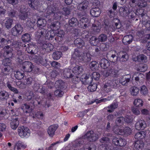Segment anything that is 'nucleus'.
Here are the masks:
<instances>
[{
    "instance_id": "obj_1",
    "label": "nucleus",
    "mask_w": 150,
    "mask_h": 150,
    "mask_svg": "<svg viewBox=\"0 0 150 150\" xmlns=\"http://www.w3.org/2000/svg\"><path fill=\"white\" fill-rule=\"evenodd\" d=\"M83 138L88 141L92 142L96 141L99 138L98 134L92 130L88 131L84 135Z\"/></svg>"
},
{
    "instance_id": "obj_2",
    "label": "nucleus",
    "mask_w": 150,
    "mask_h": 150,
    "mask_svg": "<svg viewBox=\"0 0 150 150\" xmlns=\"http://www.w3.org/2000/svg\"><path fill=\"white\" fill-rule=\"evenodd\" d=\"M29 129L27 127L24 126L19 127L18 132L19 136L21 138L27 137L30 135Z\"/></svg>"
},
{
    "instance_id": "obj_3",
    "label": "nucleus",
    "mask_w": 150,
    "mask_h": 150,
    "mask_svg": "<svg viewBox=\"0 0 150 150\" xmlns=\"http://www.w3.org/2000/svg\"><path fill=\"white\" fill-rule=\"evenodd\" d=\"M23 30V28L21 25L20 24H17L12 28L11 32L13 35L14 36H17L21 34Z\"/></svg>"
},
{
    "instance_id": "obj_4",
    "label": "nucleus",
    "mask_w": 150,
    "mask_h": 150,
    "mask_svg": "<svg viewBox=\"0 0 150 150\" xmlns=\"http://www.w3.org/2000/svg\"><path fill=\"white\" fill-rule=\"evenodd\" d=\"M4 56L7 59L11 58L13 55V49L11 47L8 45L6 46L4 48Z\"/></svg>"
},
{
    "instance_id": "obj_5",
    "label": "nucleus",
    "mask_w": 150,
    "mask_h": 150,
    "mask_svg": "<svg viewBox=\"0 0 150 150\" xmlns=\"http://www.w3.org/2000/svg\"><path fill=\"white\" fill-rule=\"evenodd\" d=\"M89 5L88 1L86 0H85L78 5L77 8L79 11H86L89 8Z\"/></svg>"
},
{
    "instance_id": "obj_6",
    "label": "nucleus",
    "mask_w": 150,
    "mask_h": 150,
    "mask_svg": "<svg viewBox=\"0 0 150 150\" xmlns=\"http://www.w3.org/2000/svg\"><path fill=\"white\" fill-rule=\"evenodd\" d=\"M80 79H81L82 83L84 85L91 83L92 81V77L91 76L85 74L82 75Z\"/></svg>"
},
{
    "instance_id": "obj_7",
    "label": "nucleus",
    "mask_w": 150,
    "mask_h": 150,
    "mask_svg": "<svg viewBox=\"0 0 150 150\" xmlns=\"http://www.w3.org/2000/svg\"><path fill=\"white\" fill-rule=\"evenodd\" d=\"M113 143L116 146H123L126 144L125 139L121 138H114L112 140Z\"/></svg>"
},
{
    "instance_id": "obj_8",
    "label": "nucleus",
    "mask_w": 150,
    "mask_h": 150,
    "mask_svg": "<svg viewBox=\"0 0 150 150\" xmlns=\"http://www.w3.org/2000/svg\"><path fill=\"white\" fill-rule=\"evenodd\" d=\"M131 76L129 74L124 75L120 78L119 81L122 85L127 86L130 80Z\"/></svg>"
},
{
    "instance_id": "obj_9",
    "label": "nucleus",
    "mask_w": 150,
    "mask_h": 150,
    "mask_svg": "<svg viewBox=\"0 0 150 150\" xmlns=\"http://www.w3.org/2000/svg\"><path fill=\"white\" fill-rule=\"evenodd\" d=\"M118 71L115 70L113 67H110L107 71H105L103 73V76L105 77H107L109 75H112L114 77H116Z\"/></svg>"
},
{
    "instance_id": "obj_10",
    "label": "nucleus",
    "mask_w": 150,
    "mask_h": 150,
    "mask_svg": "<svg viewBox=\"0 0 150 150\" xmlns=\"http://www.w3.org/2000/svg\"><path fill=\"white\" fill-rule=\"evenodd\" d=\"M146 124L143 120H139L135 124V128L138 130H143L146 127Z\"/></svg>"
},
{
    "instance_id": "obj_11",
    "label": "nucleus",
    "mask_w": 150,
    "mask_h": 150,
    "mask_svg": "<svg viewBox=\"0 0 150 150\" xmlns=\"http://www.w3.org/2000/svg\"><path fill=\"white\" fill-rule=\"evenodd\" d=\"M28 4L33 10L38 9L40 6L39 2L38 0H29L28 1Z\"/></svg>"
},
{
    "instance_id": "obj_12",
    "label": "nucleus",
    "mask_w": 150,
    "mask_h": 150,
    "mask_svg": "<svg viewBox=\"0 0 150 150\" xmlns=\"http://www.w3.org/2000/svg\"><path fill=\"white\" fill-rule=\"evenodd\" d=\"M31 62L25 61L23 63L22 67L23 70L26 72H30L32 70V66Z\"/></svg>"
},
{
    "instance_id": "obj_13",
    "label": "nucleus",
    "mask_w": 150,
    "mask_h": 150,
    "mask_svg": "<svg viewBox=\"0 0 150 150\" xmlns=\"http://www.w3.org/2000/svg\"><path fill=\"white\" fill-rule=\"evenodd\" d=\"M99 64L101 68L105 69L110 66V63L106 59L102 58L99 61Z\"/></svg>"
},
{
    "instance_id": "obj_14",
    "label": "nucleus",
    "mask_w": 150,
    "mask_h": 150,
    "mask_svg": "<svg viewBox=\"0 0 150 150\" xmlns=\"http://www.w3.org/2000/svg\"><path fill=\"white\" fill-rule=\"evenodd\" d=\"M133 37L132 35H129L125 36L122 39V42L125 45H127L130 44L132 41Z\"/></svg>"
},
{
    "instance_id": "obj_15",
    "label": "nucleus",
    "mask_w": 150,
    "mask_h": 150,
    "mask_svg": "<svg viewBox=\"0 0 150 150\" xmlns=\"http://www.w3.org/2000/svg\"><path fill=\"white\" fill-rule=\"evenodd\" d=\"M46 30L44 28H39L38 31L36 33V38L38 40L43 37L46 33Z\"/></svg>"
},
{
    "instance_id": "obj_16",
    "label": "nucleus",
    "mask_w": 150,
    "mask_h": 150,
    "mask_svg": "<svg viewBox=\"0 0 150 150\" xmlns=\"http://www.w3.org/2000/svg\"><path fill=\"white\" fill-rule=\"evenodd\" d=\"M58 127L57 125H52L50 126L47 129V132L50 137H52L55 134V132Z\"/></svg>"
},
{
    "instance_id": "obj_17",
    "label": "nucleus",
    "mask_w": 150,
    "mask_h": 150,
    "mask_svg": "<svg viewBox=\"0 0 150 150\" xmlns=\"http://www.w3.org/2000/svg\"><path fill=\"white\" fill-rule=\"evenodd\" d=\"M100 10L98 7L92 8L90 10V13L93 17H97L100 13Z\"/></svg>"
},
{
    "instance_id": "obj_18",
    "label": "nucleus",
    "mask_w": 150,
    "mask_h": 150,
    "mask_svg": "<svg viewBox=\"0 0 150 150\" xmlns=\"http://www.w3.org/2000/svg\"><path fill=\"white\" fill-rule=\"evenodd\" d=\"M19 124V121L17 117H13V118L10 122L11 127L13 129H16Z\"/></svg>"
},
{
    "instance_id": "obj_19",
    "label": "nucleus",
    "mask_w": 150,
    "mask_h": 150,
    "mask_svg": "<svg viewBox=\"0 0 150 150\" xmlns=\"http://www.w3.org/2000/svg\"><path fill=\"white\" fill-rule=\"evenodd\" d=\"M63 75L64 77L67 78H71L74 76L72 71L69 69H66L64 70Z\"/></svg>"
},
{
    "instance_id": "obj_20",
    "label": "nucleus",
    "mask_w": 150,
    "mask_h": 150,
    "mask_svg": "<svg viewBox=\"0 0 150 150\" xmlns=\"http://www.w3.org/2000/svg\"><path fill=\"white\" fill-rule=\"evenodd\" d=\"M119 12L121 16L122 17H126L130 13V12L127 7H121L119 10Z\"/></svg>"
},
{
    "instance_id": "obj_21",
    "label": "nucleus",
    "mask_w": 150,
    "mask_h": 150,
    "mask_svg": "<svg viewBox=\"0 0 150 150\" xmlns=\"http://www.w3.org/2000/svg\"><path fill=\"white\" fill-rule=\"evenodd\" d=\"M72 71L73 74L79 75L82 73L83 69L81 66L77 65L73 68Z\"/></svg>"
},
{
    "instance_id": "obj_22",
    "label": "nucleus",
    "mask_w": 150,
    "mask_h": 150,
    "mask_svg": "<svg viewBox=\"0 0 150 150\" xmlns=\"http://www.w3.org/2000/svg\"><path fill=\"white\" fill-rule=\"evenodd\" d=\"M55 86L56 88L63 89L66 87V85L63 81L62 80H58L55 82Z\"/></svg>"
},
{
    "instance_id": "obj_23",
    "label": "nucleus",
    "mask_w": 150,
    "mask_h": 150,
    "mask_svg": "<svg viewBox=\"0 0 150 150\" xmlns=\"http://www.w3.org/2000/svg\"><path fill=\"white\" fill-rule=\"evenodd\" d=\"M78 24L79 21L76 18H72L69 21V24L70 27H74L78 25Z\"/></svg>"
},
{
    "instance_id": "obj_24",
    "label": "nucleus",
    "mask_w": 150,
    "mask_h": 150,
    "mask_svg": "<svg viewBox=\"0 0 150 150\" xmlns=\"http://www.w3.org/2000/svg\"><path fill=\"white\" fill-rule=\"evenodd\" d=\"M46 24V20L44 19L39 18L37 22V26L39 28H43Z\"/></svg>"
},
{
    "instance_id": "obj_25",
    "label": "nucleus",
    "mask_w": 150,
    "mask_h": 150,
    "mask_svg": "<svg viewBox=\"0 0 150 150\" xmlns=\"http://www.w3.org/2000/svg\"><path fill=\"white\" fill-rule=\"evenodd\" d=\"M9 94L5 91H1L0 92V99L3 100H6L9 98Z\"/></svg>"
},
{
    "instance_id": "obj_26",
    "label": "nucleus",
    "mask_w": 150,
    "mask_h": 150,
    "mask_svg": "<svg viewBox=\"0 0 150 150\" xmlns=\"http://www.w3.org/2000/svg\"><path fill=\"white\" fill-rule=\"evenodd\" d=\"M119 56L120 57V60L122 62H125L127 60L128 56L126 52L121 51L119 53Z\"/></svg>"
},
{
    "instance_id": "obj_27",
    "label": "nucleus",
    "mask_w": 150,
    "mask_h": 150,
    "mask_svg": "<svg viewBox=\"0 0 150 150\" xmlns=\"http://www.w3.org/2000/svg\"><path fill=\"white\" fill-rule=\"evenodd\" d=\"M42 48L45 49L46 52H49L52 50L53 48V46L51 43H47L43 45Z\"/></svg>"
},
{
    "instance_id": "obj_28",
    "label": "nucleus",
    "mask_w": 150,
    "mask_h": 150,
    "mask_svg": "<svg viewBox=\"0 0 150 150\" xmlns=\"http://www.w3.org/2000/svg\"><path fill=\"white\" fill-rule=\"evenodd\" d=\"M75 45L78 47H81L84 45L83 40L80 38L76 39L74 41Z\"/></svg>"
},
{
    "instance_id": "obj_29",
    "label": "nucleus",
    "mask_w": 150,
    "mask_h": 150,
    "mask_svg": "<svg viewBox=\"0 0 150 150\" xmlns=\"http://www.w3.org/2000/svg\"><path fill=\"white\" fill-rule=\"evenodd\" d=\"M23 72H21L20 71H14V73L16 78L19 80L22 79L24 76V73Z\"/></svg>"
},
{
    "instance_id": "obj_30",
    "label": "nucleus",
    "mask_w": 150,
    "mask_h": 150,
    "mask_svg": "<svg viewBox=\"0 0 150 150\" xmlns=\"http://www.w3.org/2000/svg\"><path fill=\"white\" fill-rule=\"evenodd\" d=\"M10 43L11 41L9 40L2 38L0 40V46L3 47L6 45H8Z\"/></svg>"
},
{
    "instance_id": "obj_31",
    "label": "nucleus",
    "mask_w": 150,
    "mask_h": 150,
    "mask_svg": "<svg viewBox=\"0 0 150 150\" xmlns=\"http://www.w3.org/2000/svg\"><path fill=\"white\" fill-rule=\"evenodd\" d=\"M139 89L135 87H132L130 89L131 94L133 96H137L139 92Z\"/></svg>"
},
{
    "instance_id": "obj_32",
    "label": "nucleus",
    "mask_w": 150,
    "mask_h": 150,
    "mask_svg": "<svg viewBox=\"0 0 150 150\" xmlns=\"http://www.w3.org/2000/svg\"><path fill=\"white\" fill-rule=\"evenodd\" d=\"M145 136V134L144 132H138L135 134L134 138L135 139L140 140L144 138Z\"/></svg>"
},
{
    "instance_id": "obj_33",
    "label": "nucleus",
    "mask_w": 150,
    "mask_h": 150,
    "mask_svg": "<svg viewBox=\"0 0 150 150\" xmlns=\"http://www.w3.org/2000/svg\"><path fill=\"white\" fill-rule=\"evenodd\" d=\"M144 145L143 142L140 140L136 141L134 144L135 147L138 149L142 148L143 147Z\"/></svg>"
},
{
    "instance_id": "obj_34",
    "label": "nucleus",
    "mask_w": 150,
    "mask_h": 150,
    "mask_svg": "<svg viewBox=\"0 0 150 150\" xmlns=\"http://www.w3.org/2000/svg\"><path fill=\"white\" fill-rule=\"evenodd\" d=\"M60 25V23L59 22L55 21L52 23L50 28L52 30H56L59 28Z\"/></svg>"
},
{
    "instance_id": "obj_35",
    "label": "nucleus",
    "mask_w": 150,
    "mask_h": 150,
    "mask_svg": "<svg viewBox=\"0 0 150 150\" xmlns=\"http://www.w3.org/2000/svg\"><path fill=\"white\" fill-rule=\"evenodd\" d=\"M62 53L59 51H57L53 52L52 54L53 59L56 60L59 59L62 56Z\"/></svg>"
},
{
    "instance_id": "obj_36",
    "label": "nucleus",
    "mask_w": 150,
    "mask_h": 150,
    "mask_svg": "<svg viewBox=\"0 0 150 150\" xmlns=\"http://www.w3.org/2000/svg\"><path fill=\"white\" fill-rule=\"evenodd\" d=\"M21 39L24 42H28L30 40L31 36L29 34L25 33L22 36Z\"/></svg>"
},
{
    "instance_id": "obj_37",
    "label": "nucleus",
    "mask_w": 150,
    "mask_h": 150,
    "mask_svg": "<svg viewBox=\"0 0 150 150\" xmlns=\"http://www.w3.org/2000/svg\"><path fill=\"white\" fill-rule=\"evenodd\" d=\"M20 13L19 15L20 19L23 20H25L28 17V15L25 10L23 11L20 10Z\"/></svg>"
},
{
    "instance_id": "obj_38",
    "label": "nucleus",
    "mask_w": 150,
    "mask_h": 150,
    "mask_svg": "<svg viewBox=\"0 0 150 150\" xmlns=\"http://www.w3.org/2000/svg\"><path fill=\"white\" fill-rule=\"evenodd\" d=\"M98 38L95 36H92L90 38L89 40V42L90 43L91 45L93 46H96L98 43Z\"/></svg>"
},
{
    "instance_id": "obj_39",
    "label": "nucleus",
    "mask_w": 150,
    "mask_h": 150,
    "mask_svg": "<svg viewBox=\"0 0 150 150\" xmlns=\"http://www.w3.org/2000/svg\"><path fill=\"white\" fill-rule=\"evenodd\" d=\"M25 146L22 143L18 142L16 143L14 147V150H22L24 149Z\"/></svg>"
},
{
    "instance_id": "obj_40",
    "label": "nucleus",
    "mask_w": 150,
    "mask_h": 150,
    "mask_svg": "<svg viewBox=\"0 0 150 150\" xmlns=\"http://www.w3.org/2000/svg\"><path fill=\"white\" fill-rule=\"evenodd\" d=\"M81 59L84 62H87L91 60L90 55L89 54L84 53L82 55Z\"/></svg>"
},
{
    "instance_id": "obj_41",
    "label": "nucleus",
    "mask_w": 150,
    "mask_h": 150,
    "mask_svg": "<svg viewBox=\"0 0 150 150\" xmlns=\"http://www.w3.org/2000/svg\"><path fill=\"white\" fill-rule=\"evenodd\" d=\"M6 86L11 91L13 92L16 93H18V90L16 88L12 87V85L10 84L9 82H7L6 83Z\"/></svg>"
},
{
    "instance_id": "obj_42",
    "label": "nucleus",
    "mask_w": 150,
    "mask_h": 150,
    "mask_svg": "<svg viewBox=\"0 0 150 150\" xmlns=\"http://www.w3.org/2000/svg\"><path fill=\"white\" fill-rule=\"evenodd\" d=\"M134 104L136 106L141 107L143 105V102L141 99H135L134 101Z\"/></svg>"
},
{
    "instance_id": "obj_43",
    "label": "nucleus",
    "mask_w": 150,
    "mask_h": 150,
    "mask_svg": "<svg viewBox=\"0 0 150 150\" xmlns=\"http://www.w3.org/2000/svg\"><path fill=\"white\" fill-rule=\"evenodd\" d=\"M97 84L96 83H94L91 84L88 87V89L89 91L93 92L95 91L97 88Z\"/></svg>"
},
{
    "instance_id": "obj_44",
    "label": "nucleus",
    "mask_w": 150,
    "mask_h": 150,
    "mask_svg": "<svg viewBox=\"0 0 150 150\" xmlns=\"http://www.w3.org/2000/svg\"><path fill=\"white\" fill-rule=\"evenodd\" d=\"M144 41L147 43L146 44V48L150 51V37L149 35H146L144 39Z\"/></svg>"
},
{
    "instance_id": "obj_45",
    "label": "nucleus",
    "mask_w": 150,
    "mask_h": 150,
    "mask_svg": "<svg viewBox=\"0 0 150 150\" xmlns=\"http://www.w3.org/2000/svg\"><path fill=\"white\" fill-rule=\"evenodd\" d=\"M143 76V75L140 72L135 73L133 75V78H134L135 81H139L140 78Z\"/></svg>"
},
{
    "instance_id": "obj_46",
    "label": "nucleus",
    "mask_w": 150,
    "mask_h": 150,
    "mask_svg": "<svg viewBox=\"0 0 150 150\" xmlns=\"http://www.w3.org/2000/svg\"><path fill=\"white\" fill-rule=\"evenodd\" d=\"M113 21L114 23L113 25L115 28L119 29L120 28V24L119 19L117 18L114 19H113Z\"/></svg>"
},
{
    "instance_id": "obj_47",
    "label": "nucleus",
    "mask_w": 150,
    "mask_h": 150,
    "mask_svg": "<svg viewBox=\"0 0 150 150\" xmlns=\"http://www.w3.org/2000/svg\"><path fill=\"white\" fill-rule=\"evenodd\" d=\"M107 36L105 34H101L98 38L99 42H103L106 41L107 39Z\"/></svg>"
},
{
    "instance_id": "obj_48",
    "label": "nucleus",
    "mask_w": 150,
    "mask_h": 150,
    "mask_svg": "<svg viewBox=\"0 0 150 150\" xmlns=\"http://www.w3.org/2000/svg\"><path fill=\"white\" fill-rule=\"evenodd\" d=\"M60 141H57L56 142L53 143L50 146L48 147H46L45 150H55V146L59 143H61Z\"/></svg>"
},
{
    "instance_id": "obj_49",
    "label": "nucleus",
    "mask_w": 150,
    "mask_h": 150,
    "mask_svg": "<svg viewBox=\"0 0 150 150\" xmlns=\"http://www.w3.org/2000/svg\"><path fill=\"white\" fill-rule=\"evenodd\" d=\"M111 84L110 81L105 83L104 86V90L107 92L110 91L111 90Z\"/></svg>"
},
{
    "instance_id": "obj_50",
    "label": "nucleus",
    "mask_w": 150,
    "mask_h": 150,
    "mask_svg": "<svg viewBox=\"0 0 150 150\" xmlns=\"http://www.w3.org/2000/svg\"><path fill=\"white\" fill-rule=\"evenodd\" d=\"M140 92L144 96H146L147 94L148 90L146 86L144 85L141 87Z\"/></svg>"
},
{
    "instance_id": "obj_51",
    "label": "nucleus",
    "mask_w": 150,
    "mask_h": 150,
    "mask_svg": "<svg viewBox=\"0 0 150 150\" xmlns=\"http://www.w3.org/2000/svg\"><path fill=\"white\" fill-rule=\"evenodd\" d=\"M13 22V21L12 19H7L5 22V25L6 27L8 29L10 28L11 27Z\"/></svg>"
},
{
    "instance_id": "obj_52",
    "label": "nucleus",
    "mask_w": 150,
    "mask_h": 150,
    "mask_svg": "<svg viewBox=\"0 0 150 150\" xmlns=\"http://www.w3.org/2000/svg\"><path fill=\"white\" fill-rule=\"evenodd\" d=\"M125 118L122 117H117L116 120L115 122L117 125H120L123 123Z\"/></svg>"
},
{
    "instance_id": "obj_53",
    "label": "nucleus",
    "mask_w": 150,
    "mask_h": 150,
    "mask_svg": "<svg viewBox=\"0 0 150 150\" xmlns=\"http://www.w3.org/2000/svg\"><path fill=\"white\" fill-rule=\"evenodd\" d=\"M147 1H140L137 4V6L140 8L145 7L147 5Z\"/></svg>"
},
{
    "instance_id": "obj_54",
    "label": "nucleus",
    "mask_w": 150,
    "mask_h": 150,
    "mask_svg": "<svg viewBox=\"0 0 150 150\" xmlns=\"http://www.w3.org/2000/svg\"><path fill=\"white\" fill-rule=\"evenodd\" d=\"M17 86L21 89H24L26 87V85L24 83L21 82L20 81L17 82L16 83Z\"/></svg>"
},
{
    "instance_id": "obj_55",
    "label": "nucleus",
    "mask_w": 150,
    "mask_h": 150,
    "mask_svg": "<svg viewBox=\"0 0 150 150\" xmlns=\"http://www.w3.org/2000/svg\"><path fill=\"white\" fill-rule=\"evenodd\" d=\"M110 83L111 84V86L114 88H116L119 86V82L117 81H110Z\"/></svg>"
},
{
    "instance_id": "obj_56",
    "label": "nucleus",
    "mask_w": 150,
    "mask_h": 150,
    "mask_svg": "<svg viewBox=\"0 0 150 150\" xmlns=\"http://www.w3.org/2000/svg\"><path fill=\"white\" fill-rule=\"evenodd\" d=\"M100 77V74L97 72H93L92 74V79H94L96 80H98L99 79Z\"/></svg>"
},
{
    "instance_id": "obj_57",
    "label": "nucleus",
    "mask_w": 150,
    "mask_h": 150,
    "mask_svg": "<svg viewBox=\"0 0 150 150\" xmlns=\"http://www.w3.org/2000/svg\"><path fill=\"white\" fill-rule=\"evenodd\" d=\"M64 92L60 90H57L54 92V94L55 96L58 97H61L62 96Z\"/></svg>"
},
{
    "instance_id": "obj_58",
    "label": "nucleus",
    "mask_w": 150,
    "mask_h": 150,
    "mask_svg": "<svg viewBox=\"0 0 150 150\" xmlns=\"http://www.w3.org/2000/svg\"><path fill=\"white\" fill-rule=\"evenodd\" d=\"M50 64L52 67L57 69L59 68L60 67V63L55 61L52 62Z\"/></svg>"
},
{
    "instance_id": "obj_59",
    "label": "nucleus",
    "mask_w": 150,
    "mask_h": 150,
    "mask_svg": "<svg viewBox=\"0 0 150 150\" xmlns=\"http://www.w3.org/2000/svg\"><path fill=\"white\" fill-rule=\"evenodd\" d=\"M40 84L38 83L35 82L32 86V88L33 91L35 92H37L38 89L40 88Z\"/></svg>"
},
{
    "instance_id": "obj_60",
    "label": "nucleus",
    "mask_w": 150,
    "mask_h": 150,
    "mask_svg": "<svg viewBox=\"0 0 150 150\" xmlns=\"http://www.w3.org/2000/svg\"><path fill=\"white\" fill-rule=\"evenodd\" d=\"M40 87L38 89L37 92L40 93L44 95L46 93V90L45 89V88L43 86L40 85Z\"/></svg>"
},
{
    "instance_id": "obj_61",
    "label": "nucleus",
    "mask_w": 150,
    "mask_h": 150,
    "mask_svg": "<svg viewBox=\"0 0 150 150\" xmlns=\"http://www.w3.org/2000/svg\"><path fill=\"white\" fill-rule=\"evenodd\" d=\"M54 13L53 12L51 9H47L45 14V16L46 18H47L50 16L53 15Z\"/></svg>"
},
{
    "instance_id": "obj_62",
    "label": "nucleus",
    "mask_w": 150,
    "mask_h": 150,
    "mask_svg": "<svg viewBox=\"0 0 150 150\" xmlns=\"http://www.w3.org/2000/svg\"><path fill=\"white\" fill-rule=\"evenodd\" d=\"M56 34L57 36L62 38L64 37L65 33L63 30H60L58 31L56 33Z\"/></svg>"
},
{
    "instance_id": "obj_63",
    "label": "nucleus",
    "mask_w": 150,
    "mask_h": 150,
    "mask_svg": "<svg viewBox=\"0 0 150 150\" xmlns=\"http://www.w3.org/2000/svg\"><path fill=\"white\" fill-rule=\"evenodd\" d=\"M80 52L78 49L75 50L74 54H73L72 56L75 58L76 57H81Z\"/></svg>"
},
{
    "instance_id": "obj_64",
    "label": "nucleus",
    "mask_w": 150,
    "mask_h": 150,
    "mask_svg": "<svg viewBox=\"0 0 150 150\" xmlns=\"http://www.w3.org/2000/svg\"><path fill=\"white\" fill-rule=\"evenodd\" d=\"M117 107L118 104L117 103H115L109 106L108 108L109 109L113 110L115 109Z\"/></svg>"
}]
</instances>
